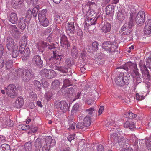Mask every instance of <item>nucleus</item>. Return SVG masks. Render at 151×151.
<instances>
[{"label": "nucleus", "mask_w": 151, "mask_h": 151, "mask_svg": "<svg viewBox=\"0 0 151 151\" xmlns=\"http://www.w3.org/2000/svg\"><path fill=\"white\" fill-rule=\"evenodd\" d=\"M129 143L130 140L127 139L126 140L124 137H121L118 140L116 145V147L119 149L123 147L129 148L131 145Z\"/></svg>", "instance_id": "6e6552de"}, {"label": "nucleus", "mask_w": 151, "mask_h": 151, "mask_svg": "<svg viewBox=\"0 0 151 151\" xmlns=\"http://www.w3.org/2000/svg\"><path fill=\"white\" fill-rule=\"evenodd\" d=\"M139 65L142 71V72L144 76H146L147 78L149 79L150 78V76L145 63L144 61L141 60L139 63Z\"/></svg>", "instance_id": "9b49d317"}, {"label": "nucleus", "mask_w": 151, "mask_h": 151, "mask_svg": "<svg viewBox=\"0 0 151 151\" xmlns=\"http://www.w3.org/2000/svg\"><path fill=\"white\" fill-rule=\"evenodd\" d=\"M90 12V14L89 15L91 17H89L86 19L85 21V24L87 26L94 25L97 19H95L96 16V14L95 13H94L92 11H91ZM100 17L99 16H98L96 18H98Z\"/></svg>", "instance_id": "0eeeda50"}, {"label": "nucleus", "mask_w": 151, "mask_h": 151, "mask_svg": "<svg viewBox=\"0 0 151 151\" xmlns=\"http://www.w3.org/2000/svg\"><path fill=\"white\" fill-rule=\"evenodd\" d=\"M32 63L36 67L41 68L45 67L43 64V61L41 59L40 56L38 55H35L32 59Z\"/></svg>", "instance_id": "423d86ee"}, {"label": "nucleus", "mask_w": 151, "mask_h": 151, "mask_svg": "<svg viewBox=\"0 0 151 151\" xmlns=\"http://www.w3.org/2000/svg\"><path fill=\"white\" fill-rule=\"evenodd\" d=\"M27 21L23 17L19 19L18 25L21 29L23 30L25 29L26 27V23H27Z\"/></svg>", "instance_id": "aec40b11"}, {"label": "nucleus", "mask_w": 151, "mask_h": 151, "mask_svg": "<svg viewBox=\"0 0 151 151\" xmlns=\"http://www.w3.org/2000/svg\"><path fill=\"white\" fill-rule=\"evenodd\" d=\"M27 43V38L26 36H24L22 37L21 41L19 42V49H24Z\"/></svg>", "instance_id": "a878e982"}, {"label": "nucleus", "mask_w": 151, "mask_h": 151, "mask_svg": "<svg viewBox=\"0 0 151 151\" xmlns=\"http://www.w3.org/2000/svg\"><path fill=\"white\" fill-rule=\"evenodd\" d=\"M13 62L10 60L7 61L5 64V68L7 70H9L13 67Z\"/></svg>", "instance_id": "37998d69"}, {"label": "nucleus", "mask_w": 151, "mask_h": 151, "mask_svg": "<svg viewBox=\"0 0 151 151\" xmlns=\"http://www.w3.org/2000/svg\"><path fill=\"white\" fill-rule=\"evenodd\" d=\"M111 25L109 23H106L101 28L102 31L105 33L109 32L111 30Z\"/></svg>", "instance_id": "bb28decb"}, {"label": "nucleus", "mask_w": 151, "mask_h": 151, "mask_svg": "<svg viewBox=\"0 0 151 151\" xmlns=\"http://www.w3.org/2000/svg\"><path fill=\"white\" fill-rule=\"evenodd\" d=\"M114 11V7L111 5H108L106 7V13L107 15L112 16L113 15Z\"/></svg>", "instance_id": "b1692460"}, {"label": "nucleus", "mask_w": 151, "mask_h": 151, "mask_svg": "<svg viewBox=\"0 0 151 151\" xmlns=\"http://www.w3.org/2000/svg\"><path fill=\"white\" fill-rule=\"evenodd\" d=\"M41 75L43 77L44 76L48 79H51L55 77L56 74L54 71L51 70L44 69L40 72Z\"/></svg>", "instance_id": "39448f33"}, {"label": "nucleus", "mask_w": 151, "mask_h": 151, "mask_svg": "<svg viewBox=\"0 0 151 151\" xmlns=\"http://www.w3.org/2000/svg\"><path fill=\"white\" fill-rule=\"evenodd\" d=\"M14 49L12 50V56L13 58H16L19 54V50L18 46H15L14 47Z\"/></svg>", "instance_id": "a19ab883"}, {"label": "nucleus", "mask_w": 151, "mask_h": 151, "mask_svg": "<svg viewBox=\"0 0 151 151\" xmlns=\"http://www.w3.org/2000/svg\"><path fill=\"white\" fill-rule=\"evenodd\" d=\"M146 144L148 149L151 150V137L146 140Z\"/></svg>", "instance_id": "13d9d810"}, {"label": "nucleus", "mask_w": 151, "mask_h": 151, "mask_svg": "<svg viewBox=\"0 0 151 151\" xmlns=\"http://www.w3.org/2000/svg\"><path fill=\"white\" fill-rule=\"evenodd\" d=\"M124 73L122 72L115 79V82L116 84L118 86L121 87L124 86V84L127 85L129 83L124 80Z\"/></svg>", "instance_id": "9d476101"}, {"label": "nucleus", "mask_w": 151, "mask_h": 151, "mask_svg": "<svg viewBox=\"0 0 151 151\" xmlns=\"http://www.w3.org/2000/svg\"><path fill=\"white\" fill-rule=\"evenodd\" d=\"M102 47L106 51L109 52L117 51L118 44L115 42H112L109 41H104L102 44Z\"/></svg>", "instance_id": "f03ea898"}, {"label": "nucleus", "mask_w": 151, "mask_h": 151, "mask_svg": "<svg viewBox=\"0 0 151 151\" xmlns=\"http://www.w3.org/2000/svg\"><path fill=\"white\" fill-rule=\"evenodd\" d=\"M85 127H86L85 124L82 122H79L76 125V128L78 129H81Z\"/></svg>", "instance_id": "4d7b16f0"}, {"label": "nucleus", "mask_w": 151, "mask_h": 151, "mask_svg": "<svg viewBox=\"0 0 151 151\" xmlns=\"http://www.w3.org/2000/svg\"><path fill=\"white\" fill-rule=\"evenodd\" d=\"M9 21L12 24L16 23L18 21V17L16 13L12 12L8 17Z\"/></svg>", "instance_id": "412c9836"}, {"label": "nucleus", "mask_w": 151, "mask_h": 151, "mask_svg": "<svg viewBox=\"0 0 151 151\" xmlns=\"http://www.w3.org/2000/svg\"><path fill=\"white\" fill-rule=\"evenodd\" d=\"M39 46L38 47V50L39 52H41V54H42L43 55H44V52L43 53L45 50L44 47L45 46H43L42 45H41L40 43H39Z\"/></svg>", "instance_id": "bf43d9fd"}, {"label": "nucleus", "mask_w": 151, "mask_h": 151, "mask_svg": "<svg viewBox=\"0 0 151 151\" xmlns=\"http://www.w3.org/2000/svg\"><path fill=\"white\" fill-rule=\"evenodd\" d=\"M39 10V6L34 7L32 11V14L34 17H36Z\"/></svg>", "instance_id": "8fccbe9b"}, {"label": "nucleus", "mask_w": 151, "mask_h": 151, "mask_svg": "<svg viewBox=\"0 0 151 151\" xmlns=\"http://www.w3.org/2000/svg\"><path fill=\"white\" fill-rule=\"evenodd\" d=\"M147 65L148 68L151 69V58H147Z\"/></svg>", "instance_id": "0e129e2a"}, {"label": "nucleus", "mask_w": 151, "mask_h": 151, "mask_svg": "<svg viewBox=\"0 0 151 151\" xmlns=\"http://www.w3.org/2000/svg\"><path fill=\"white\" fill-rule=\"evenodd\" d=\"M54 21L56 23H60L61 22L60 17L58 15H55Z\"/></svg>", "instance_id": "e2e57ef3"}, {"label": "nucleus", "mask_w": 151, "mask_h": 151, "mask_svg": "<svg viewBox=\"0 0 151 151\" xmlns=\"http://www.w3.org/2000/svg\"><path fill=\"white\" fill-rule=\"evenodd\" d=\"M133 66H134V69L133 71V74L135 73V75L137 78L139 77V73L138 72V69H137V65L136 64H134L133 63Z\"/></svg>", "instance_id": "49530a36"}, {"label": "nucleus", "mask_w": 151, "mask_h": 151, "mask_svg": "<svg viewBox=\"0 0 151 151\" xmlns=\"http://www.w3.org/2000/svg\"><path fill=\"white\" fill-rule=\"evenodd\" d=\"M20 53L22 55L23 54L22 56V59L24 61H25L29 57V56L30 54V50L28 48H27L25 49H19Z\"/></svg>", "instance_id": "4468645a"}, {"label": "nucleus", "mask_w": 151, "mask_h": 151, "mask_svg": "<svg viewBox=\"0 0 151 151\" xmlns=\"http://www.w3.org/2000/svg\"><path fill=\"white\" fill-rule=\"evenodd\" d=\"M60 83L59 81L56 80H54L52 83L51 87L54 89H57L60 87Z\"/></svg>", "instance_id": "4c0bfd02"}, {"label": "nucleus", "mask_w": 151, "mask_h": 151, "mask_svg": "<svg viewBox=\"0 0 151 151\" xmlns=\"http://www.w3.org/2000/svg\"><path fill=\"white\" fill-rule=\"evenodd\" d=\"M14 42L12 37H7L6 44H10L13 43Z\"/></svg>", "instance_id": "774afa93"}, {"label": "nucleus", "mask_w": 151, "mask_h": 151, "mask_svg": "<svg viewBox=\"0 0 151 151\" xmlns=\"http://www.w3.org/2000/svg\"><path fill=\"white\" fill-rule=\"evenodd\" d=\"M24 103L23 98L21 96L18 97L15 102L13 104L14 107L17 108H19L22 106Z\"/></svg>", "instance_id": "a211bd4d"}, {"label": "nucleus", "mask_w": 151, "mask_h": 151, "mask_svg": "<svg viewBox=\"0 0 151 151\" xmlns=\"http://www.w3.org/2000/svg\"><path fill=\"white\" fill-rule=\"evenodd\" d=\"M119 68L123 69L129 72H131L132 70V63L131 61L128 62Z\"/></svg>", "instance_id": "5701e85b"}, {"label": "nucleus", "mask_w": 151, "mask_h": 151, "mask_svg": "<svg viewBox=\"0 0 151 151\" xmlns=\"http://www.w3.org/2000/svg\"><path fill=\"white\" fill-rule=\"evenodd\" d=\"M30 126H27L25 124H22L19 125V128L22 130H26L30 129Z\"/></svg>", "instance_id": "5fc2aeb1"}, {"label": "nucleus", "mask_w": 151, "mask_h": 151, "mask_svg": "<svg viewBox=\"0 0 151 151\" xmlns=\"http://www.w3.org/2000/svg\"><path fill=\"white\" fill-rule=\"evenodd\" d=\"M95 60L97 63L100 64H103L104 61L103 56L99 54L95 56Z\"/></svg>", "instance_id": "cd10ccee"}, {"label": "nucleus", "mask_w": 151, "mask_h": 151, "mask_svg": "<svg viewBox=\"0 0 151 151\" xmlns=\"http://www.w3.org/2000/svg\"><path fill=\"white\" fill-rule=\"evenodd\" d=\"M25 149L26 151H31L32 148V142H29L24 145Z\"/></svg>", "instance_id": "a18cd8bd"}, {"label": "nucleus", "mask_w": 151, "mask_h": 151, "mask_svg": "<svg viewBox=\"0 0 151 151\" xmlns=\"http://www.w3.org/2000/svg\"><path fill=\"white\" fill-rule=\"evenodd\" d=\"M46 145L42 147V151H49L50 148L56 144L55 139H52L51 137L48 136L45 138Z\"/></svg>", "instance_id": "7ed1b4c3"}, {"label": "nucleus", "mask_w": 151, "mask_h": 151, "mask_svg": "<svg viewBox=\"0 0 151 151\" xmlns=\"http://www.w3.org/2000/svg\"><path fill=\"white\" fill-rule=\"evenodd\" d=\"M91 118L88 115H87L84 118L83 123L86 127L89 126L90 125L91 123Z\"/></svg>", "instance_id": "58836bf2"}, {"label": "nucleus", "mask_w": 151, "mask_h": 151, "mask_svg": "<svg viewBox=\"0 0 151 151\" xmlns=\"http://www.w3.org/2000/svg\"><path fill=\"white\" fill-rule=\"evenodd\" d=\"M110 138L112 142L116 144H117L119 139L118 134L115 133H114L111 135Z\"/></svg>", "instance_id": "72a5a7b5"}, {"label": "nucleus", "mask_w": 151, "mask_h": 151, "mask_svg": "<svg viewBox=\"0 0 151 151\" xmlns=\"http://www.w3.org/2000/svg\"><path fill=\"white\" fill-rule=\"evenodd\" d=\"M24 0H11V4L13 7L15 9L20 8L24 4Z\"/></svg>", "instance_id": "2eb2a0df"}, {"label": "nucleus", "mask_w": 151, "mask_h": 151, "mask_svg": "<svg viewBox=\"0 0 151 151\" xmlns=\"http://www.w3.org/2000/svg\"><path fill=\"white\" fill-rule=\"evenodd\" d=\"M42 140L39 138H38L36 139L34 142V144L36 148L39 149L41 147Z\"/></svg>", "instance_id": "ea45409f"}, {"label": "nucleus", "mask_w": 151, "mask_h": 151, "mask_svg": "<svg viewBox=\"0 0 151 151\" xmlns=\"http://www.w3.org/2000/svg\"><path fill=\"white\" fill-rule=\"evenodd\" d=\"M79 105L78 103L75 104L73 107L72 112H75L79 108Z\"/></svg>", "instance_id": "338daca9"}, {"label": "nucleus", "mask_w": 151, "mask_h": 151, "mask_svg": "<svg viewBox=\"0 0 151 151\" xmlns=\"http://www.w3.org/2000/svg\"><path fill=\"white\" fill-rule=\"evenodd\" d=\"M144 31L145 34L146 35L151 33V20H148L145 23Z\"/></svg>", "instance_id": "f3484780"}, {"label": "nucleus", "mask_w": 151, "mask_h": 151, "mask_svg": "<svg viewBox=\"0 0 151 151\" xmlns=\"http://www.w3.org/2000/svg\"><path fill=\"white\" fill-rule=\"evenodd\" d=\"M67 88L63 86L58 91L60 94L63 95H67Z\"/></svg>", "instance_id": "09e8293b"}, {"label": "nucleus", "mask_w": 151, "mask_h": 151, "mask_svg": "<svg viewBox=\"0 0 151 151\" xmlns=\"http://www.w3.org/2000/svg\"><path fill=\"white\" fill-rule=\"evenodd\" d=\"M55 106L57 108H60L63 113H65L68 110L69 107L67 103L64 101L57 102L55 104Z\"/></svg>", "instance_id": "1a4fd4ad"}, {"label": "nucleus", "mask_w": 151, "mask_h": 151, "mask_svg": "<svg viewBox=\"0 0 151 151\" xmlns=\"http://www.w3.org/2000/svg\"><path fill=\"white\" fill-rule=\"evenodd\" d=\"M138 119L137 115L133 113V121H134V122H133V130L136 129H138L139 128V127H136L137 124V123H136V122L137 121Z\"/></svg>", "instance_id": "c756f323"}, {"label": "nucleus", "mask_w": 151, "mask_h": 151, "mask_svg": "<svg viewBox=\"0 0 151 151\" xmlns=\"http://www.w3.org/2000/svg\"><path fill=\"white\" fill-rule=\"evenodd\" d=\"M98 42L97 41H95L93 42L91 45L94 49V50H95V51H96L98 50Z\"/></svg>", "instance_id": "680f3d73"}, {"label": "nucleus", "mask_w": 151, "mask_h": 151, "mask_svg": "<svg viewBox=\"0 0 151 151\" xmlns=\"http://www.w3.org/2000/svg\"><path fill=\"white\" fill-rule=\"evenodd\" d=\"M0 151H10V146L7 144H4L0 146Z\"/></svg>", "instance_id": "2f4dec72"}, {"label": "nucleus", "mask_w": 151, "mask_h": 151, "mask_svg": "<svg viewBox=\"0 0 151 151\" xmlns=\"http://www.w3.org/2000/svg\"><path fill=\"white\" fill-rule=\"evenodd\" d=\"M5 89L6 90V93L12 91H15L17 90L16 86L14 84H10L8 85Z\"/></svg>", "instance_id": "e433bc0d"}, {"label": "nucleus", "mask_w": 151, "mask_h": 151, "mask_svg": "<svg viewBox=\"0 0 151 151\" xmlns=\"http://www.w3.org/2000/svg\"><path fill=\"white\" fill-rule=\"evenodd\" d=\"M94 110V108L91 107L88 109H86V112L87 113V114H88L87 115H88L90 117H91L92 116L93 112Z\"/></svg>", "instance_id": "864d4df0"}, {"label": "nucleus", "mask_w": 151, "mask_h": 151, "mask_svg": "<svg viewBox=\"0 0 151 151\" xmlns=\"http://www.w3.org/2000/svg\"><path fill=\"white\" fill-rule=\"evenodd\" d=\"M39 21L40 24L44 27H46L49 24V21L47 18Z\"/></svg>", "instance_id": "c03bdc74"}, {"label": "nucleus", "mask_w": 151, "mask_h": 151, "mask_svg": "<svg viewBox=\"0 0 151 151\" xmlns=\"http://www.w3.org/2000/svg\"><path fill=\"white\" fill-rule=\"evenodd\" d=\"M38 43H40L43 46H48V48L49 49H52L55 48L54 44L52 43H50V44H49V43L47 42V41L45 42L43 41H41L39 42Z\"/></svg>", "instance_id": "c85d7f7f"}, {"label": "nucleus", "mask_w": 151, "mask_h": 151, "mask_svg": "<svg viewBox=\"0 0 151 151\" xmlns=\"http://www.w3.org/2000/svg\"><path fill=\"white\" fill-rule=\"evenodd\" d=\"M61 43L65 45L64 46L65 48H66L67 50H69L70 49V45L69 42L68 40L65 41Z\"/></svg>", "instance_id": "052dcab7"}, {"label": "nucleus", "mask_w": 151, "mask_h": 151, "mask_svg": "<svg viewBox=\"0 0 151 151\" xmlns=\"http://www.w3.org/2000/svg\"><path fill=\"white\" fill-rule=\"evenodd\" d=\"M125 115H126L127 117H128L129 118V120L126 121L125 123L124 124V127L126 128H129L130 129H132V124L131 123V119H132V113L131 112H128L125 114Z\"/></svg>", "instance_id": "ddd939ff"}, {"label": "nucleus", "mask_w": 151, "mask_h": 151, "mask_svg": "<svg viewBox=\"0 0 151 151\" xmlns=\"http://www.w3.org/2000/svg\"><path fill=\"white\" fill-rule=\"evenodd\" d=\"M75 93V91L72 88H67V96L68 97H71Z\"/></svg>", "instance_id": "79ce46f5"}, {"label": "nucleus", "mask_w": 151, "mask_h": 151, "mask_svg": "<svg viewBox=\"0 0 151 151\" xmlns=\"http://www.w3.org/2000/svg\"><path fill=\"white\" fill-rule=\"evenodd\" d=\"M32 11L30 9L28 10L27 12L26 15V19L28 21H30L32 18Z\"/></svg>", "instance_id": "de8ad7c7"}, {"label": "nucleus", "mask_w": 151, "mask_h": 151, "mask_svg": "<svg viewBox=\"0 0 151 151\" xmlns=\"http://www.w3.org/2000/svg\"><path fill=\"white\" fill-rule=\"evenodd\" d=\"M15 46H17L15 42L13 43L10 44H6V47L8 50H12L14 49V47Z\"/></svg>", "instance_id": "3c124183"}, {"label": "nucleus", "mask_w": 151, "mask_h": 151, "mask_svg": "<svg viewBox=\"0 0 151 151\" xmlns=\"http://www.w3.org/2000/svg\"><path fill=\"white\" fill-rule=\"evenodd\" d=\"M66 29L67 32L72 34H74L76 32L74 26L72 23H68L66 26Z\"/></svg>", "instance_id": "393cba45"}, {"label": "nucleus", "mask_w": 151, "mask_h": 151, "mask_svg": "<svg viewBox=\"0 0 151 151\" xmlns=\"http://www.w3.org/2000/svg\"><path fill=\"white\" fill-rule=\"evenodd\" d=\"M46 12L47 11L45 10H43L39 12L38 18L39 20L46 18Z\"/></svg>", "instance_id": "7c9ffc66"}, {"label": "nucleus", "mask_w": 151, "mask_h": 151, "mask_svg": "<svg viewBox=\"0 0 151 151\" xmlns=\"http://www.w3.org/2000/svg\"><path fill=\"white\" fill-rule=\"evenodd\" d=\"M71 61H73V60L70 58H68L65 60L66 64L67 66V67L68 68L70 67L72 64Z\"/></svg>", "instance_id": "6e6d98bb"}, {"label": "nucleus", "mask_w": 151, "mask_h": 151, "mask_svg": "<svg viewBox=\"0 0 151 151\" xmlns=\"http://www.w3.org/2000/svg\"><path fill=\"white\" fill-rule=\"evenodd\" d=\"M126 17V12L124 10L122 9L120 10L117 13V18L120 22H122Z\"/></svg>", "instance_id": "6ab92c4d"}, {"label": "nucleus", "mask_w": 151, "mask_h": 151, "mask_svg": "<svg viewBox=\"0 0 151 151\" xmlns=\"http://www.w3.org/2000/svg\"><path fill=\"white\" fill-rule=\"evenodd\" d=\"M55 70H56L63 73H67L68 71V68L65 67H59L56 66L55 68H54Z\"/></svg>", "instance_id": "473e14b6"}, {"label": "nucleus", "mask_w": 151, "mask_h": 151, "mask_svg": "<svg viewBox=\"0 0 151 151\" xmlns=\"http://www.w3.org/2000/svg\"><path fill=\"white\" fill-rule=\"evenodd\" d=\"M53 56L49 58L48 60L50 63L55 65L58 63V61H57L58 58V54H57L56 51H53Z\"/></svg>", "instance_id": "4be33fe9"}, {"label": "nucleus", "mask_w": 151, "mask_h": 151, "mask_svg": "<svg viewBox=\"0 0 151 151\" xmlns=\"http://www.w3.org/2000/svg\"><path fill=\"white\" fill-rule=\"evenodd\" d=\"M73 83L72 81L70 79H66L63 81V86L64 87H67L72 85Z\"/></svg>", "instance_id": "c9c22d12"}, {"label": "nucleus", "mask_w": 151, "mask_h": 151, "mask_svg": "<svg viewBox=\"0 0 151 151\" xmlns=\"http://www.w3.org/2000/svg\"><path fill=\"white\" fill-rule=\"evenodd\" d=\"M17 78H21L24 82H28L30 79H33L35 77L34 73L30 69L23 68L19 69L16 70Z\"/></svg>", "instance_id": "f257e3e1"}, {"label": "nucleus", "mask_w": 151, "mask_h": 151, "mask_svg": "<svg viewBox=\"0 0 151 151\" xmlns=\"http://www.w3.org/2000/svg\"><path fill=\"white\" fill-rule=\"evenodd\" d=\"M145 14L144 11H139L135 18V22L137 26L141 27L144 24L145 21Z\"/></svg>", "instance_id": "20e7f679"}, {"label": "nucleus", "mask_w": 151, "mask_h": 151, "mask_svg": "<svg viewBox=\"0 0 151 151\" xmlns=\"http://www.w3.org/2000/svg\"><path fill=\"white\" fill-rule=\"evenodd\" d=\"M132 13V12L131 11L130 12V17L129 21L128 23H125L124 25L122 26L121 30L120 31V33H124V31H126L127 30H129V29H132V16L131 14Z\"/></svg>", "instance_id": "f8f14e48"}, {"label": "nucleus", "mask_w": 151, "mask_h": 151, "mask_svg": "<svg viewBox=\"0 0 151 151\" xmlns=\"http://www.w3.org/2000/svg\"><path fill=\"white\" fill-rule=\"evenodd\" d=\"M30 127V131L29 132V133H35L37 131L38 128L36 127H34L33 125H31L29 126Z\"/></svg>", "instance_id": "603ef678"}, {"label": "nucleus", "mask_w": 151, "mask_h": 151, "mask_svg": "<svg viewBox=\"0 0 151 151\" xmlns=\"http://www.w3.org/2000/svg\"><path fill=\"white\" fill-rule=\"evenodd\" d=\"M6 94L8 96L11 98H15L18 95L17 90L15 91H12L8 92H6Z\"/></svg>", "instance_id": "f704fd0d"}, {"label": "nucleus", "mask_w": 151, "mask_h": 151, "mask_svg": "<svg viewBox=\"0 0 151 151\" xmlns=\"http://www.w3.org/2000/svg\"><path fill=\"white\" fill-rule=\"evenodd\" d=\"M9 27L12 31V34L16 38H19L20 37V32L15 25H9Z\"/></svg>", "instance_id": "dca6fc26"}, {"label": "nucleus", "mask_w": 151, "mask_h": 151, "mask_svg": "<svg viewBox=\"0 0 151 151\" xmlns=\"http://www.w3.org/2000/svg\"><path fill=\"white\" fill-rule=\"evenodd\" d=\"M124 80L125 79V81L128 82V81H129V79H130V77L129 74L126 73H124Z\"/></svg>", "instance_id": "69168bd1"}]
</instances>
